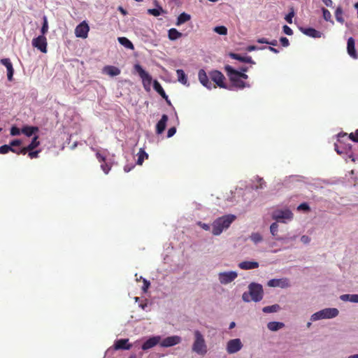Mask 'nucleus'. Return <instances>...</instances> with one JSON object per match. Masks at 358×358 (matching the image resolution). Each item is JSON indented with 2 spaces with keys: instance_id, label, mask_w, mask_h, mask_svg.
<instances>
[{
  "instance_id": "47",
  "label": "nucleus",
  "mask_w": 358,
  "mask_h": 358,
  "mask_svg": "<svg viewBox=\"0 0 358 358\" xmlns=\"http://www.w3.org/2000/svg\"><path fill=\"white\" fill-rule=\"evenodd\" d=\"M22 142L21 140H20V139H15V140H13L12 141L10 142L9 145L11 148H15L14 147L20 146V145H22Z\"/></svg>"
},
{
  "instance_id": "37",
  "label": "nucleus",
  "mask_w": 358,
  "mask_h": 358,
  "mask_svg": "<svg viewBox=\"0 0 358 358\" xmlns=\"http://www.w3.org/2000/svg\"><path fill=\"white\" fill-rule=\"evenodd\" d=\"M38 137L35 136L31 142L27 145V149L30 150V151L34 150L36 148H37L40 145V142L38 141Z\"/></svg>"
},
{
  "instance_id": "64",
  "label": "nucleus",
  "mask_w": 358,
  "mask_h": 358,
  "mask_svg": "<svg viewBox=\"0 0 358 358\" xmlns=\"http://www.w3.org/2000/svg\"><path fill=\"white\" fill-rule=\"evenodd\" d=\"M268 45L276 46L278 45V41L276 40H273L268 42Z\"/></svg>"
},
{
  "instance_id": "56",
  "label": "nucleus",
  "mask_w": 358,
  "mask_h": 358,
  "mask_svg": "<svg viewBox=\"0 0 358 358\" xmlns=\"http://www.w3.org/2000/svg\"><path fill=\"white\" fill-rule=\"evenodd\" d=\"M350 297H351V294H346L341 295L340 298H341V299L342 301H350Z\"/></svg>"
},
{
  "instance_id": "49",
  "label": "nucleus",
  "mask_w": 358,
  "mask_h": 358,
  "mask_svg": "<svg viewBox=\"0 0 358 358\" xmlns=\"http://www.w3.org/2000/svg\"><path fill=\"white\" fill-rule=\"evenodd\" d=\"M282 29H283V31L285 34H287L288 36H292L293 34L292 29L287 25H284Z\"/></svg>"
},
{
  "instance_id": "27",
  "label": "nucleus",
  "mask_w": 358,
  "mask_h": 358,
  "mask_svg": "<svg viewBox=\"0 0 358 358\" xmlns=\"http://www.w3.org/2000/svg\"><path fill=\"white\" fill-rule=\"evenodd\" d=\"M153 87L155 90L159 93L165 100H167V95L162 87L161 84L157 81L155 80L153 83Z\"/></svg>"
},
{
  "instance_id": "52",
  "label": "nucleus",
  "mask_w": 358,
  "mask_h": 358,
  "mask_svg": "<svg viewBox=\"0 0 358 358\" xmlns=\"http://www.w3.org/2000/svg\"><path fill=\"white\" fill-rule=\"evenodd\" d=\"M298 209L299 210H310V207H309V206L306 203H301L298 206Z\"/></svg>"
},
{
  "instance_id": "58",
  "label": "nucleus",
  "mask_w": 358,
  "mask_h": 358,
  "mask_svg": "<svg viewBox=\"0 0 358 358\" xmlns=\"http://www.w3.org/2000/svg\"><path fill=\"white\" fill-rule=\"evenodd\" d=\"M258 182H259V185L257 186V189H262L264 187V185H265V182L264 180H263V178H258Z\"/></svg>"
},
{
  "instance_id": "33",
  "label": "nucleus",
  "mask_w": 358,
  "mask_h": 358,
  "mask_svg": "<svg viewBox=\"0 0 358 358\" xmlns=\"http://www.w3.org/2000/svg\"><path fill=\"white\" fill-rule=\"evenodd\" d=\"M284 327V324L282 322H270L267 324V327L269 330L275 331L278 329L282 328Z\"/></svg>"
},
{
  "instance_id": "30",
  "label": "nucleus",
  "mask_w": 358,
  "mask_h": 358,
  "mask_svg": "<svg viewBox=\"0 0 358 358\" xmlns=\"http://www.w3.org/2000/svg\"><path fill=\"white\" fill-rule=\"evenodd\" d=\"M169 38L175 41L182 36V33L179 32L176 29L171 28L169 30Z\"/></svg>"
},
{
  "instance_id": "59",
  "label": "nucleus",
  "mask_w": 358,
  "mask_h": 358,
  "mask_svg": "<svg viewBox=\"0 0 358 358\" xmlns=\"http://www.w3.org/2000/svg\"><path fill=\"white\" fill-rule=\"evenodd\" d=\"M259 48L255 45H249L247 47L246 50L249 52L254 51L258 50ZM259 49H264V48H259Z\"/></svg>"
},
{
  "instance_id": "4",
  "label": "nucleus",
  "mask_w": 358,
  "mask_h": 358,
  "mask_svg": "<svg viewBox=\"0 0 358 358\" xmlns=\"http://www.w3.org/2000/svg\"><path fill=\"white\" fill-rule=\"evenodd\" d=\"M224 70L234 87L238 89H243L245 87H250L249 84L245 83L244 80H241V78L236 75V70L233 69V67L229 65H226L224 66Z\"/></svg>"
},
{
  "instance_id": "48",
  "label": "nucleus",
  "mask_w": 358,
  "mask_h": 358,
  "mask_svg": "<svg viewBox=\"0 0 358 358\" xmlns=\"http://www.w3.org/2000/svg\"><path fill=\"white\" fill-rule=\"evenodd\" d=\"M294 15V10H292L290 13H289L285 17V20L289 23V24H292V18Z\"/></svg>"
},
{
  "instance_id": "24",
  "label": "nucleus",
  "mask_w": 358,
  "mask_h": 358,
  "mask_svg": "<svg viewBox=\"0 0 358 358\" xmlns=\"http://www.w3.org/2000/svg\"><path fill=\"white\" fill-rule=\"evenodd\" d=\"M103 72L110 76H116L120 75L121 71L119 68L115 66H106L103 69Z\"/></svg>"
},
{
  "instance_id": "60",
  "label": "nucleus",
  "mask_w": 358,
  "mask_h": 358,
  "mask_svg": "<svg viewBox=\"0 0 358 358\" xmlns=\"http://www.w3.org/2000/svg\"><path fill=\"white\" fill-rule=\"evenodd\" d=\"M350 302L358 303V294H351Z\"/></svg>"
},
{
  "instance_id": "28",
  "label": "nucleus",
  "mask_w": 358,
  "mask_h": 358,
  "mask_svg": "<svg viewBox=\"0 0 358 358\" xmlns=\"http://www.w3.org/2000/svg\"><path fill=\"white\" fill-rule=\"evenodd\" d=\"M119 43L129 50H134V46L133 43L126 37H119L117 38Z\"/></svg>"
},
{
  "instance_id": "63",
  "label": "nucleus",
  "mask_w": 358,
  "mask_h": 358,
  "mask_svg": "<svg viewBox=\"0 0 358 358\" xmlns=\"http://www.w3.org/2000/svg\"><path fill=\"white\" fill-rule=\"evenodd\" d=\"M301 239V241L305 243H307L309 242V238L307 236H303Z\"/></svg>"
},
{
  "instance_id": "7",
  "label": "nucleus",
  "mask_w": 358,
  "mask_h": 358,
  "mask_svg": "<svg viewBox=\"0 0 358 358\" xmlns=\"http://www.w3.org/2000/svg\"><path fill=\"white\" fill-rule=\"evenodd\" d=\"M209 76L216 85L221 88H227L224 83L225 77L222 72L217 70H213L209 73Z\"/></svg>"
},
{
  "instance_id": "22",
  "label": "nucleus",
  "mask_w": 358,
  "mask_h": 358,
  "mask_svg": "<svg viewBox=\"0 0 358 358\" xmlns=\"http://www.w3.org/2000/svg\"><path fill=\"white\" fill-rule=\"evenodd\" d=\"M347 49L348 53L350 57L353 59H357L358 56L355 47V40L352 37L349 38L348 40Z\"/></svg>"
},
{
  "instance_id": "11",
  "label": "nucleus",
  "mask_w": 358,
  "mask_h": 358,
  "mask_svg": "<svg viewBox=\"0 0 358 358\" xmlns=\"http://www.w3.org/2000/svg\"><path fill=\"white\" fill-rule=\"evenodd\" d=\"M32 45L36 48L43 53H46L47 50V39L44 36H38L32 40Z\"/></svg>"
},
{
  "instance_id": "43",
  "label": "nucleus",
  "mask_w": 358,
  "mask_h": 358,
  "mask_svg": "<svg viewBox=\"0 0 358 358\" xmlns=\"http://www.w3.org/2000/svg\"><path fill=\"white\" fill-rule=\"evenodd\" d=\"M278 225L276 222H273L271 224L270 227V231L273 236H275L278 232Z\"/></svg>"
},
{
  "instance_id": "34",
  "label": "nucleus",
  "mask_w": 358,
  "mask_h": 358,
  "mask_svg": "<svg viewBox=\"0 0 358 358\" xmlns=\"http://www.w3.org/2000/svg\"><path fill=\"white\" fill-rule=\"evenodd\" d=\"M137 155H138L137 164H138V165H142L144 162V159L148 158V155L145 152V151L143 148L140 149Z\"/></svg>"
},
{
  "instance_id": "31",
  "label": "nucleus",
  "mask_w": 358,
  "mask_h": 358,
  "mask_svg": "<svg viewBox=\"0 0 358 358\" xmlns=\"http://www.w3.org/2000/svg\"><path fill=\"white\" fill-rule=\"evenodd\" d=\"M38 130V127H30V126H26L24 127L21 131L22 134L26 135L27 136H31L33 135V134Z\"/></svg>"
},
{
  "instance_id": "9",
  "label": "nucleus",
  "mask_w": 358,
  "mask_h": 358,
  "mask_svg": "<svg viewBox=\"0 0 358 358\" xmlns=\"http://www.w3.org/2000/svg\"><path fill=\"white\" fill-rule=\"evenodd\" d=\"M134 68L136 72L138 73V76L142 79L144 87L146 85H150L152 82L151 76L148 72H146L138 64H136Z\"/></svg>"
},
{
  "instance_id": "5",
  "label": "nucleus",
  "mask_w": 358,
  "mask_h": 358,
  "mask_svg": "<svg viewBox=\"0 0 358 358\" xmlns=\"http://www.w3.org/2000/svg\"><path fill=\"white\" fill-rule=\"evenodd\" d=\"M338 310L335 308H328L320 310L311 315V321H317L322 319H331L338 315Z\"/></svg>"
},
{
  "instance_id": "53",
  "label": "nucleus",
  "mask_w": 358,
  "mask_h": 358,
  "mask_svg": "<svg viewBox=\"0 0 358 358\" xmlns=\"http://www.w3.org/2000/svg\"><path fill=\"white\" fill-rule=\"evenodd\" d=\"M197 224L206 231L210 230V226L208 224L199 222Z\"/></svg>"
},
{
  "instance_id": "6",
  "label": "nucleus",
  "mask_w": 358,
  "mask_h": 358,
  "mask_svg": "<svg viewBox=\"0 0 358 358\" xmlns=\"http://www.w3.org/2000/svg\"><path fill=\"white\" fill-rule=\"evenodd\" d=\"M109 153L106 150H96L95 156L98 162L101 164V169L106 173H108L111 165L106 162Z\"/></svg>"
},
{
  "instance_id": "41",
  "label": "nucleus",
  "mask_w": 358,
  "mask_h": 358,
  "mask_svg": "<svg viewBox=\"0 0 358 358\" xmlns=\"http://www.w3.org/2000/svg\"><path fill=\"white\" fill-rule=\"evenodd\" d=\"M48 31V20H47V17L45 16L43 17V25H42V27H41V34L42 35L41 36H44V34H45Z\"/></svg>"
},
{
  "instance_id": "3",
  "label": "nucleus",
  "mask_w": 358,
  "mask_h": 358,
  "mask_svg": "<svg viewBox=\"0 0 358 358\" xmlns=\"http://www.w3.org/2000/svg\"><path fill=\"white\" fill-rule=\"evenodd\" d=\"M194 341L192 344V351L200 355H206L208 350L203 336L199 330H196L194 331Z\"/></svg>"
},
{
  "instance_id": "29",
  "label": "nucleus",
  "mask_w": 358,
  "mask_h": 358,
  "mask_svg": "<svg viewBox=\"0 0 358 358\" xmlns=\"http://www.w3.org/2000/svg\"><path fill=\"white\" fill-rule=\"evenodd\" d=\"M178 80L183 85L187 84V78L182 69H178L176 71Z\"/></svg>"
},
{
  "instance_id": "35",
  "label": "nucleus",
  "mask_w": 358,
  "mask_h": 358,
  "mask_svg": "<svg viewBox=\"0 0 358 358\" xmlns=\"http://www.w3.org/2000/svg\"><path fill=\"white\" fill-rule=\"evenodd\" d=\"M280 309L278 304L268 306L263 308L262 311L265 313H275Z\"/></svg>"
},
{
  "instance_id": "61",
  "label": "nucleus",
  "mask_w": 358,
  "mask_h": 358,
  "mask_svg": "<svg viewBox=\"0 0 358 358\" xmlns=\"http://www.w3.org/2000/svg\"><path fill=\"white\" fill-rule=\"evenodd\" d=\"M269 41L266 38H261L257 39V43H266L268 44Z\"/></svg>"
},
{
  "instance_id": "57",
  "label": "nucleus",
  "mask_w": 358,
  "mask_h": 358,
  "mask_svg": "<svg viewBox=\"0 0 358 358\" xmlns=\"http://www.w3.org/2000/svg\"><path fill=\"white\" fill-rule=\"evenodd\" d=\"M29 151H30V150L27 149V147H24V148H22L19 150V155H24L27 153H28Z\"/></svg>"
},
{
  "instance_id": "38",
  "label": "nucleus",
  "mask_w": 358,
  "mask_h": 358,
  "mask_svg": "<svg viewBox=\"0 0 358 358\" xmlns=\"http://www.w3.org/2000/svg\"><path fill=\"white\" fill-rule=\"evenodd\" d=\"M10 151L15 152V148H11L9 145H3L0 146V154L4 155Z\"/></svg>"
},
{
  "instance_id": "45",
  "label": "nucleus",
  "mask_w": 358,
  "mask_h": 358,
  "mask_svg": "<svg viewBox=\"0 0 358 358\" xmlns=\"http://www.w3.org/2000/svg\"><path fill=\"white\" fill-rule=\"evenodd\" d=\"M20 132H22L19 128H17L15 126H13L10 129V135L11 136H18L20 134Z\"/></svg>"
},
{
  "instance_id": "54",
  "label": "nucleus",
  "mask_w": 358,
  "mask_h": 358,
  "mask_svg": "<svg viewBox=\"0 0 358 358\" xmlns=\"http://www.w3.org/2000/svg\"><path fill=\"white\" fill-rule=\"evenodd\" d=\"M150 282L145 279H143V292H146L148 287H150Z\"/></svg>"
},
{
  "instance_id": "62",
  "label": "nucleus",
  "mask_w": 358,
  "mask_h": 358,
  "mask_svg": "<svg viewBox=\"0 0 358 358\" xmlns=\"http://www.w3.org/2000/svg\"><path fill=\"white\" fill-rule=\"evenodd\" d=\"M322 2L328 7H331L333 5L332 0H322Z\"/></svg>"
},
{
  "instance_id": "26",
  "label": "nucleus",
  "mask_w": 358,
  "mask_h": 358,
  "mask_svg": "<svg viewBox=\"0 0 358 358\" xmlns=\"http://www.w3.org/2000/svg\"><path fill=\"white\" fill-rule=\"evenodd\" d=\"M155 5L157 6V8H150L148 10V13L152 15L153 16L157 17L160 15L162 13H165L166 11L162 8V6H159L157 1H155Z\"/></svg>"
},
{
  "instance_id": "18",
  "label": "nucleus",
  "mask_w": 358,
  "mask_h": 358,
  "mask_svg": "<svg viewBox=\"0 0 358 358\" xmlns=\"http://www.w3.org/2000/svg\"><path fill=\"white\" fill-rule=\"evenodd\" d=\"M1 64L6 66L7 69V77L9 81L13 80V76L14 73V69L13 67V64L8 58H4L1 59Z\"/></svg>"
},
{
  "instance_id": "21",
  "label": "nucleus",
  "mask_w": 358,
  "mask_h": 358,
  "mask_svg": "<svg viewBox=\"0 0 358 358\" xmlns=\"http://www.w3.org/2000/svg\"><path fill=\"white\" fill-rule=\"evenodd\" d=\"M168 119V116L165 114L162 116L161 120L157 123L156 125L157 134H161L165 130Z\"/></svg>"
},
{
  "instance_id": "32",
  "label": "nucleus",
  "mask_w": 358,
  "mask_h": 358,
  "mask_svg": "<svg viewBox=\"0 0 358 358\" xmlns=\"http://www.w3.org/2000/svg\"><path fill=\"white\" fill-rule=\"evenodd\" d=\"M191 19L190 15L186 13H182L179 15V16L177 18L176 25H180L187 21H189Z\"/></svg>"
},
{
  "instance_id": "12",
  "label": "nucleus",
  "mask_w": 358,
  "mask_h": 358,
  "mask_svg": "<svg viewBox=\"0 0 358 358\" xmlns=\"http://www.w3.org/2000/svg\"><path fill=\"white\" fill-rule=\"evenodd\" d=\"M243 347L239 338L231 339L227 344V351L229 354H234L238 352Z\"/></svg>"
},
{
  "instance_id": "8",
  "label": "nucleus",
  "mask_w": 358,
  "mask_h": 358,
  "mask_svg": "<svg viewBox=\"0 0 358 358\" xmlns=\"http://www.w3.org/2000/svg\"><path fill=\"white\" fill-rule=\"evenodd\" d=\"M293 217V213L291 210H275L272 214V217L278 222H285V220H291Z\"/></svg>"
},
{
  "instance_id": "39",
  "label": "nucleus",
  "mask_w": 358,
  "mask_h": 358,
  "mask_svg": "<svg viewBox=\"0 0 358 358\" xmlns=\"http://www.w3.org/2000/svg\"><path fill=\"white\" fill-rule=\"evenodd\" d=\"M214 31L220 35H227V29L224 26H217L214 28Z\"/></svg>"
},
{
  "instance_id": "13",
  "label": "nucleus",
  "mask_w": 358,
  "mask_h": 358,
  "mask_svg": "<svg viewBox=\"0 0 358 358\" xmlns=\"http://www.w3.org/2000/svg\"><path fill=\"white\" fill-rule=\"evenodd\" d=\"M181 341L182 339L179 336H171L163 339L160 345L164 348H169L179 344Z\"/></svg>"
},
{
  "instance_id": "23",
  "label": "nucleus",
  "mask_w": 358,
  "mask_h": 358,
  "mask_svg": "<svg viewBox=\"0 0 358 358\" xmlns=\"http://www.w3.org/2000/svg\"><path fill=\"white\" fill-rule=\"evenodd\" d=\"M238 267L243 270L257 268L259 267V263L257 262L244 261L239 263Z\"/></svg>"
},
{
  "instance_id": "50",
  "label": "nucleus",
  "mask_w": 358,
  "mask_h": 358,
  "mask_svg": "<svg viewBox=\"0 0 358 358\" xmlns=\"http://www.w3.org/2000/svg\"><path fill=\"white\" fill-rule=\"evenodd\" d=\"M280 42L283 47H287L289 45V40L286 37H281Z\"/></svg>"
},
{
  "instance_id": "19",
  "label": "nucleus",
  "mask_w": 358,
  "mask_h": 358,
  "mask_svg": "<svg viewBox=\"0 0 358 358\" xmlns=\"http://www.w3.org/2000/svg\"><path fill=\"white\" fill-rule=\"evenodd\" d=\"M132 347L131 344L129 343V339H119L117 340L114 344L115 350H129Z\"/></svg>"
},
{
  "instance_id": "17",
  "label": "nucleus",
  "mask_w": 358,
  "mask_h": 358,
  "mask_svg": "<svg viewBox=\"0 0 358 358\" xmlns=\"http://www.w3.org/2000/svg\"><path fill=\"white\" fill-rule=\"evenodd\" d=\"M160 341L161 337L159 336H152L143 343L142 349L143 350H149L159 343Z\"/></svg>"
},
{
  "instance_id": "25",
  "label": "nucleus",
  "mask_w": 358,
  "mask_h": 358,
  "mask_svg": "<svg viewBox=\"0 0 358 358\" xmlns=\"http://www.w3.org/2000/svg\"><path fill=\"white\" fill-rule=\"evenodd\" d=\"M301 31L306 35L313 38H320L322 33L313 28H301Z\"/></svg>"
},
{
  "instance_id": "15",
  "label": "nucleus",
  "mask_w": 358,
  "mask_h": 358,
  "mask_svg": "<svg viewBox=\"0 0 358 358\" xmlns=\"http://www.w3.org/2000/svg\"><path fill=\"white\" fill-rule=\"evenodd\" d=\"M267 285L271 287L287 288L289 287V280L287 278L271 279L267 282Z\"/></svg>"
},
{
  "instance_id": "10",
  "label": "nucleus",
  "mask_w": 358,
  "mask_h": 358,
  "mask_svg": "<svg viewBox=\"0 0 358 358\" xmlns=\"http://www.w3.org/2000/svg\"><path fill=\"white\" fill-rule=\"evenodd\" d=\"M238 276L236 271L221 272L218 274V279L221 284L227 285L234 281Z\"/></svg>"
},
{
  "instance_id": "46",
  "label": "nucleus",
  "mask_w": 358,
  "mask_h": 358,
  "mask_svg": "<svg viewBox=\"0 0 358 358\" xmlns=\"http://www.w3.org/2000/svg\"><path fill=\"white\" fill-rule=\"evenodd\" d=\"M349 138L352 141L358 143V129L354 133L350 134Z\"/></svg>"
},
{
  "instance_id": "40",
  "label": "nucleus",
  "mask_w": 358,
  "mask_h": 358,
  "mask_svg": "<svg viewBox=\"0 0 358 358\" xmlns=\"http://www.w3.org/2000/svg\"><path fill=\"white\" fill-rule=\"evenodd\" d=\"M250 239L255 243H258L262 241V236L259 233H252Z\"/></svg>"
},
{
  "instance_id": "20",
  "label": "nucleus",
  "mask_w": 358,
  "mask_h": 358,
  "mask_svg": "<svg viewBox=\"0 0 358 358\" xmlns=\"http://www.w3.org/2000/svg\"><path fill=\"white\" fill-rule=\"evenodd\" d=\"M229 56L234 59L238 60L241 62L255 64V62L252 60L250 56H241L238 54L230 52Z\"/></svg>"
},
{
  "instance_id": "16",
  "label": "nucleus",
  "mask_w": 358,
  "mask_h": 358,
  "mask_svg": "<svg viewBox=\"0 0 358 358\" xmlns=\"http://www.w3.org/2000/svg\"><path fill=\"white\" fill-rule=\"evenodd\" d=\"M198 77L200 83L206 88L210 90L213 87H216V86L213 85L212 83L209 80L208 77L203 69H200L199 71Z\"/></svg>"
},
{
  "instance_id": "36",
  "label": "nucleus",
  "mask_w": 358,
  "mask_h": 358,
  "mask_svg": "<svg viewBox=\"0 0 358 358\" xmlns=\"http://www.w3.org/2000/svg\"><path fill=\"white\" fill-rule=\"evenodd\" d=\"M343 9H342L341 6L337 7V8L336 9V11H335V17H336V20L341 23L344 22V18L343 17Z\"/></svg>"
},
{
  "instance_id": "2",
  "label": "nucleus",
  "mask_w": 358,
  "mask_h": 358,
  "mask_svg": "<svg viewBox=\"0 0 358 358\" xmlns=\"http://www.w3.org/2000/svg\"><path fill=\"white\" fill-rule=\"evenodd\" d=\"M249 292H244L242 299L245 302L251 300L255 302L260 301L263 299L264 290L262 285L252 282L248 286Z\"/></svg>"
},
{
  "instance_id": "14",
  "label": "nucleus",
  "mask_w": 358,
  "mask_h": 358,
  "mask_svg": "<svg viewBox=\"0 0 358 358\" xmlns=\"http://www.w3.org/2000/svg\"><path fill=\"white\" fill-rule=\"evenodd\" d=\"M90 30L88 24L84 21L78 24L75 29V34L78 38H85Z\"/></svg>"
},
{
  "instance_id": "51",
  "label": "nucleus",
  "mask_w": 358,
  "mask_h": 358,
  "mask_svg": "<svg viewBox=\"0 0 358 358\" xmlns=\"http://www.w3.org/2000/svg\"><path fill=\"white\" fill-rule=\"evenodd\" d=\"M176 127H173L169 128L168 130V132H167V137L168 138L172 137L176 134Z\"/></svg>"
},
{
  "instance_id": "44",
  "label": "nucleus",
  "mask_w": 358,
  "mask_h": 358,
  "mask_svg": "<svg viewBox=\"0 0 358 358\" xmlns=\"http://www.w3.org/2000/svg\"><path fill=\"white\" fill-rule=\"evenodd\" d=\"M41 150H31L28 152V156L30 159H35L38 157Z\"/></svg>"
},
{
  "instance_id": "42",
  "label": "nucleus",
  "mask_w": 358,
  "mask_h": 358,
  "mask_svg": "<svg viewBox=\"0 0 358 358\" xmlns=\"http://www.w3.org/2000/svg\"><path fill=\"white\" fill-rule=\"evenodd\" d=\"M322 14H323V17L324 19L326 20V21H331V13L326 8H322Z\"/></svg>"
},
{
  "instance_id": "55",
  "label": "nucleus",
  "mask_w": 358,
  "mask_h": 358,
  "mask_svg": "<svg viewBox=\"0 0 358 358\" xmlns=\"http://www.w3.org/2000/svg\"><path fill=\"white\" fill-rule=\"evenodd\" d=\"M236 75H238V76H239L241 80H247L248 78V76L243 72H240L236 70Z\"/></svg>"
},
{
  "instance_id": "1",
  "label": "nucleus",
  "mask_w": 358,
  "mask_h": 358,
  "mask_svg": "<svg viewBox=\"0 0 358 358\" xmlns=\"http://www.w3.org/2000/svg\"><path fill=\"white\" fill-rule=\"evenodd\" d=\"M234 215H225L217 218L212 224V233L215 236H219L222 232L228 229L231 224L236 220Z\"/></svg>"
}]
</instances>
